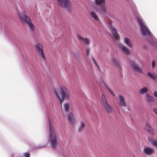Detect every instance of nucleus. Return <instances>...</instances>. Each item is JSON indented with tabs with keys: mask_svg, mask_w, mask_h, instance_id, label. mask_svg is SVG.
I'll list each match as a JSON object with an SVG mask.
<instances>
[{
	"mask_svg": "<svg viewBox=\"0 0 157 157\" xmlns=\"http://www.w3.org/2000/svg\"><path fill=\"white\" fill-rule=\"evenodd\" d=\"M137 20L140 25L142 35L147 39L150 44L157 48V43L154 42L153 35L146 25L143 19L141 17H138L137 18Z\"/></svg>",
	"mask_w": 157,
	"mask_h": 157,
	"instance_id": "1",
	"label": "nucleus"
},
{
	"mask_svg": "<svg viewBox=\"0 0 157 157\" xmlns=\"http://www.w3.org/2000/svg\"><path fill=\"white\" fill-rule=\"evenodd\" d=\"M49 122V140L52 147L56 148L57 146V135L54 127Z\"/></svg>",
	"mask_w": 157,
	"mask_h": 157,
	"instance_id": "2",
	"label": "nucleus"
},
{
	"mask_svg": "<svg viewBox=\"0 0 157 157\" xmlns=\"http://www.w3.org/2000/svg\"><path fill=\"white\" fill-rule=\"evenodd\" d=\"M56 93L62 103L65 99H68L69 97V93L65 87H62L55 90Z\"/></svg>",
	"mask_w": 157,
	"mask_h": 157,
	"instance_id": "3",
	"label": "nucleus"
},
{
	"mask_svg": "<svg viewBox=\"0 0 157 157\" xmlns=\"http://www.w3.org/2000/svg\"><path fill=\"white\" fill-rule=\"evenodd\" d=\"M95 4L98 6V8L95 7L94 9L97 11H99L104 15L107 14V11L105 5V0H94Z\"/></svg>",
	"mask_w": 157,
	"mask_h": 157,
	"instance_id": "4",
	"label": "nucleus"
},
{
	"mask_svg": "<svg viewBox=\"0 0 157 157\" xmlns=\"http://www.w3.org/2000/svg\"><path fill=\"white\" fill-rule=\"evenodd\" d=\"M19 17L21 20L23 22H25L27 24L29 30L33 31L34 29L35 26L30 21L29 17L25 15H21L19 13Z\"/></svg>",
	"mask_w": 157,
	"mask_h": 157,
	"instance_id": "5",
	"label": "nucleus"
},
{
	"mask_svg": "<svg viewBox=\"0 0 157 157\" xmlns=\"http://www.w3.org/2000/svg\"><path fill=\"white\" fill-rule=\"evenodd\" d=\"M58 3L63 7L68 10L72 7V4L69 0H57Z\"/></svg>",
	"mask_w": 157,
	"mask_h": 157,
	"instance_id": "6",
	"label": "nucleus"
},
{
	"mask_svg": "<svg viewBox=\"0 0 157 157\" xmlns=\"http://www.w3.org/2000/svg\"><path fill=\"white\" fill-rule=\"evenodd\" d=\"M118 99L117 103L118 105L119 106H126V103L124 97L121 95H118Z\"/></svg>",
	"mask_w": 157,
	"mask_h": 157,
	"instance_id": "7",
	"label": "nucleus"
},
{
	"mask_svg": "<svg viewBox=\"0 0 157 157\" xmlns=\"http://www.w3.org/2000/svg\"><path fill=\"white\" fill-rule=\"evenodd\" d=\"M130 65L132 68L135 71L139 73H141L142 72V69L134 62L131 61Z\"/></svg>",
	"mask_w": 157,
	"mask_h": 157,
	"instance_id": "8",
	"label": "nucleus"
},
{
	"mask_svg": "<svg viewBox=\"0 0 157 157\" xmlns=\"http://www.w3.org/2000/svg\"><path fill=\"white\" fill-rule=\"evenodd\" d=\"M109 26L110 28L112 31L114 36L116 39H118V36L119 35L117 32V30L114 27L112 26L111 23L110 24Z\"/></svg>",
	"mask_w": 157,
	"mask_h": 157,
	"instance_id": "9",
	"label": "nucleus"
},
{
	"mask_svg": "<svg viewBox=\"0 0 157 157\" xmlns=\"http://www.w3.org/2000/svg\"><path fill=\"white\" fill-rule=\"evenodd\" d=\"M120 48L121 49L122 51L127 55H128L130 53L129 49L126 46L123 44H121L119 45Z\"/></svg>",
	"mask_w": 157,
	"mask_h": 157,
	"instance_id": "10",
	"label": "nucleus"
},
{
	"mask_svg": "<svg viewBox=\"0 0 157 157\" xmlns=\"http://www.w3.org/2000/svg\"><path fill=\"white\" fill-rule=\"evenodd\" d=\"M143 151L145 154L150 155L153 153V149L149 147H146L144 148Z\"/></svg>",
	"mask_w": 157,
	"mask_h": 157,
	"instance_id": "11",
	"label": "nucleus"
},
{
	"mask_svg": "<svg viewBox=\"0 0 157 157\" xmlns=\"http://www.w3.org/2000/svg\"><path fill=\"white\" fill-rule=\"evenodd\" d=\"M105 110L108 113H111L113 112V109L111 106L108 103L103 105Z\"/></svg>",
	"mask_w": 157,
	"mask_h": 157,
	"instance_id": "12",
	"label": "nucleus"
},
{
	"mask_svg": "<svg viewBox=\"0 0 157 157\" xmlns=\"http://www.w3.org/2000/svg\"><path fill=\"white\" fill-rule=\"evenodd\" d=\"M90 14L91 17L95 21H100L98 16L93 11H91L90 13Z\"/></svg>",
	"mask_w": 157,
	"mask_h": 157,
	"instance_id": "13",
	"label": "nucleus"
},
{
	"mask_svg": "<svg viewBox=\"0 0 157 157\" xmlns=\"http://www.w3.org/2000/svg\"><path fill=\"white\" fill-rule=\"evenodd\" d=\"M124 42L125 44L128 47L132 48L133 46V44L130 39L128 38H125L124 40Z\"/></svg>",
	"mask_w": 157,
	"mask_h": 157,
	"instance_id": "14",
	"label": "nucleus"
},
{
	"mask_svg": "<svg viewBox=\"0 0 157 157\" xmlns=\"http://www.w3.org/2000/svg\"><path fill=\"white\" fill-rule=\"evenodd\" d=\"M145 98L146 101L148 102H153L155 101L154 98L148 93L145 95Z\"/></svg>",
	"mask_w": 157,
	"mask_h": 157,
	"instance_id": "15",
	"label": "nucleus"
},
{
	"mask_svg": "<svg viewBox=\"0 0 157 157\" xmlns=\"http://www.w3.org/2000/svg\"><path fill=\"white\" fill-rule=\"evenodd\" d=\"M148 91V89L147 87H143L139 90V93L141 95H143L147 94Z\"/></svg>",
	"mask_w": 157,
	"mask_h": 157,
	"instance_id": "16",
	"label": "nucleus"
},
{
	"mask_svg": "<svg viewBox=\"0 0 157 157\" xmlns=\"http://www.w3.org/2000/svg\"><path fill=\"white\" fill-rule=\"evenodd\" d=\"M67 119L68 121L71 123H73L75 122L73 115L72 113H70L68 115Z\"/></svg>",
	"mask_w": 157,
	"mask_h": 157,
	"instance_id": "17",
	"label": "nucleus"
},
{
	"mask_svg": "<svg viewBox=\"0 0 157 157\" xmlns=\"http://www.w3.org/2000/svg\"><path fill=\"white\" fill-rule=\"evenodd\" d=\"M78 38L80 40L82 41L85 45H88L89 43V41L87 39L83 38L80 36H78Z\"/></svg>",
	"mask_w": 157,
	"mask_h": 157,
	"instance_id": "18",
	"label": "nucleus"
},
{
	"mask_svg": "<svg viewBox=\"0 0 157 157\" xmlns=\"http://www.w3.org/2000/svg\"><path fill=\"white\" fill-rule=\"evenodd\" d=\"M36 47L39 53L43 52L42 45L40 44H37L36 45Z\"/></svg>",
	"mask_w": 157,
	"mask_h": 157,
	"instance_id": "19",
	"label": "nucleus"
},
{
	"mask_svg": "<svg viewBox=\"0 0 157 157\" xmlns=\"http://www.w3.org/2000/svg\"><path fill=\"white\" fill-rule=\"evenodd\" d=\"M85 123L82 121H81L80 122V125L78 129V131L79 132L82 131L85 127Z\"/></svg>",
	"mask_w": 157,
	"mask_h": 157,
	"instance_id": "20",
	"label": "nucleus"
},
{
	"mask_svg": "<svg viewBox=\"0 0 157 157\" xmlns=\"http://www.w3.org/2000/svg\"><path fill=\"white\" fill-rule=\"evenodd\" d=\"M112 61L114 65L116 67H119L120 63L115 58H113L112 59Z\"/></svg>",
	"mask_w": 157,
	"mask_h": 157,
	"instance_id": "21",
	"label": "nucleus"
},
{
	"mask_svg": "<svg viewBox=\"0 0 157 157\" xmlns=\"http://www.w3.org/2000/svg\"><path fill=\"white\" fill-rule=\"evenodd\" d=\"M145 129L149 132H151L152 130V128L148 122H146V123Z\"/></svg>",
	"mask_w": 157,
	"mask_h": 157,
	"instance_id": "22",
	"label": "nucleus"
},
{
	"mask_svg": "<svg viewBox=\"0 0 157 157\" xmlns=\"http://www.w3.org/2000/svg\"><path fill=\"white\" fill-rule=\"evenodd\" d=\"M148 75L152 79H156L157 80V76L155 74H153L151 72H148L147 73Z\"/></svg>",
	"mask_w": 157,
	"mask_h": 157,
	"instance_id": "23",
	"label": "nucleus"
},
{
	"mask_svg": "<svg viewBox=\"0 0 157 157\" xmlns=\"http://www.w3.org/2000/svg\"><path fill=\"white\" fill-rule=\"evenodd\" d=\"M40 59L42 62H44L45 60V57L44 53L43 52L39 53Z\"/></svg>",
	"mask_w": 157,
	"mask_h": 157,
	"instance_id": "24",
	"label": "nucleus"
},
{
	"mask_svg": "<svg viewBox=\"0 0 157 157\" xmlns=\"http://www.w3.org/2000/svg\"><path fill=\"white\" fill-rule=\"evenodd\" d=\"M101 101L103 105L108 103L107 100L104 94L101 95Z\"/></svg>",
	"mask_w": 157,
	"mask_h": 157,
	"instance_id": "25",
	"label": "nucleus"
},
{
	"mask_svg": "<svg viewBox=\"0 0 157 157\" xmlns=\"http://www.w3.org/2000/svg\"><path fill=\"white\" fill-rule=\"evenodd\" d=\"M69 104L68 103H65L63 105V108L66 112H67L69 109Z\"/></svg>",
	"mask_w": 157,
	"mask_h": 157,
	"instance_id": "26",
	"label": "nucleus"
},
{
	"mask_svg": "<svg viewBox=\"0 0 157 157\" xmlns=\"http://www.w3.org/2000/svg\"><path fill=\"white\" fill-rule=\"evenodd\" d=\"M23 155L25 157H30V153L28 152L24 153Z\"/></svg>",
	"mask_w": 157,
	"mask_h": 157,
	"instance_id": "27",
	"label": "nucleus"
},
{
	"mask_svg": "<svg viewBox=\"0 0 157 157\" xmlns=\"http://www.w3.org/2000/svg\"><path fill=\"white\" fill-rule=\"evenodd\" d=\"M156 62L155 60H153L152 63V67H154L155 65Z\"/></svg>",
	"mask_w": 157,
	"mask_h": 157,
	"instance_id": "28",
	"label": "nucleus"
},
{
	"mask_svg": "<svg viewBox=\"0 0 157 157\" xmlns=\"http://www.w3.org/2000/svg\"><path fill=\"white\" fill-rule=\"evenodd\" d=\"M92 60L93 61V62H94V63L98 67V65L97 64L96 62V61L95 60V59H94V58L93 57H92Z\"/></svg>",
	"mask_w": 157,
	"mask_h": 157,
	"instance_id": "29",
	"label": "nucleus"
},
{
	"mask_svg": "<svg viewBox=\"0 0 157 157\" xmlns=\"http://www.w3.org/2000/svg\"><path fill=\"white\" fill-rule=\"evenodd\" d=\"M153 95L155 97L157 98V91H154L153 93Z\"/></svg>",
	"mask_w": 157,
	"mask_h": 157,
	"instance_id": "30",
	"label": "nucleus"
},
{
	"mask_svg": "<svg viewBox=\"0 0 157 157\" xmlns=\"http://www.w3.org/2000/svg\"><path fill=\"white\" fill-rule=\"evenodd\" d=\"M153 111L156 115H157V109L156 108H154L153 109Z\"/></svg>",
	"mask_w": 157,
	"mask_h": 157,
	"instance_id": "31",
	"label": "nucleus"
},
{
	"mask_svg": "<svg viewBox=\"0 0 157 157\" xmlns=\"http://www.w3.org/2000/svg\"><path fill=\"white\" fill-rule=\"evenodd\" d=\"M90 51V49L89 48H88L86 49V53L87 55H88L89 54Z\"/></svg>",
	"mask_w": 157,
	"mask_h": 157,
	"instance_id": "32",
	"label": "nucleus"
},
{
	"mask_svg": "<svg viewBox=\"0 0 157 157\" xmlns=\"http://www.w3.org/2000/svg\"><path fill=\"white\" fill-rule=\"evenodd\" d=\"M109 92L113 96H115V94L111 90L110 91H109Z\"/></svg>",
	"mask_w": 157,
	"mask_h": 157,
	"instance_id": "33",
	"label": "nucleus"
},
{
	"mask_svg": "<svg viewBox=\"0 0 157 157\" xmlns=\"http://www.w3.org/2000/svg\"><path fill=\"white\" fill-rule=\"evenodd\" d=\"M106 88H107V89L108 90V89H109V87L108 86H106Z\"/></svg>",
	"mask_w": 157,
	"mask_h": 157,
	"instance_id": "34",
	"label": "nucleus"
},
{
	"mask_svg": "<svg viewBox=\"0 0 157 157\" xmlns=\"http://www.w3.org/2000/svg\"><path fill=\"white\" fill-rule=\"evenodd\" d=\"M109 91H111V90L110 89H109L108 90Z\"/></svg>",
	"mask_w": 157,
	"mask_h": 157,
	"instance_id": "35",
	"label": "nucleus"
}]
</instances>
